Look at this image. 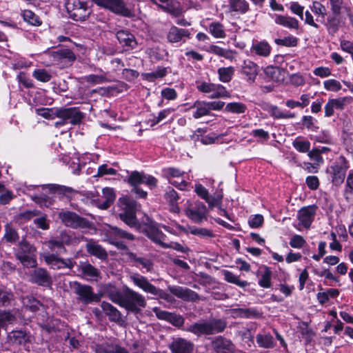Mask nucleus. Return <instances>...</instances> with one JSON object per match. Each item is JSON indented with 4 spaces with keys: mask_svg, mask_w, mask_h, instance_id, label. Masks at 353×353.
I'll use <instances>...</instances> for the list:
<instances>
[{
    "mask_svg": "<svg viewBox=\"0 0 353 353\" xmlns=\"http://www.w3.org/2000/svg\"><path fill=\"white\" fill-rule=\"evenodd\" d=\"M226 326L225 321L220 319H212L193 323L183 330L191 332L197 337H201L203 335H213L222 332Z\"/></svg>",
    "mask_w": 353,
    "mask_h": 353,
    "instance_id": "nucleus-1",
    "label": "nucleus"
},
{
    "mask_svg": "<svg viewBox=\"0 0 353 353\" xmlns=\"http://www.w3.org/2000/svg\"><path fill=\"white\" fill-rule=\"evenodd\" d=\"M147 303L145 297L139 292L125 287L124 288L123 307L128 311L138 314L142 308L146 307Z\"/></svg>",
    "mask_w": 353,
    "mask_h": 353,
    "instance_id": "nucleus-2",
    "label": "nucleus"
},
{
    "mask_svg": "<svg viewBox=\"0 0 353 353\" xmlns=\"http://www.w3.org/2000/svg\"><path fill=\"white\" fill-rule=\"evenodd\" d=\"M70 286L72 292L77 296V300L85 305L97 303L100 301V296L93 292V288L90 285L73 281L70 282Z\"/></svg>",
    "mask_w": 353,
    "mask_h": 353,
    "instance_id": "nucleus-3",
    "label": "nucleus"
},
{
    "mask_svg": "<svg viewBox=\"0 0 353 353\" xmlns=\"http://www.w3.org/2000/svg\"><path fill=\"white\" fill-rule=\"evenodd\" d=\"M350 165L343 156H340L327 169V172L331 176V181L334 185H341L345 180L347 170Z\"/></svg>",
    "mask_w": 353,
    "mask_h": 353,
    "instance_id": "nucleus-4",
    "label": "nucleus"
},
{
    "mask_svg": "<svg viewBox=\"0 0 353 353\" xmlns=\"http://www.w3.org/2000/svg\"><path fill=\"white\" fill-rule=\"evenodd\" d=\"M130 279L136 286L141 289L143 292L154 296H157L165 301H170L171 296L169 294L155 287L154 285L150 283L146 277L139 274H133L130 276Z\"/></svg>",
    "mask_w": 353,
    "mask_h": 353,
    "instance_id": "nucleus-5",
    "label": "nucleus"
},
{
    "mask_svg": "<svg viewBox=\"0 0 353 353\" xmlns=\"http://www.w3.org/2000/svg\"><path fill=\"white\" fill-rule=\"evenodd\" d=\"M66 10L69 17L77 21L86 20L90 14L87 3L81 0H68Z\"/></svg>",
    "mask_w": 353,
    "mask_h": 353,
    "instance_id": "nucleus-6",
    "label": "nucleus"
},
{
    "mask_svg": "<svg viewBox=\"0 0 353 353\" xmlns=\"http://www.w3.org/2000/svg\"><path fill=\"white\" fill-rule=\"evenodd\" d=\"M123 205V212L119 214L120 219L130 228L137 227L139 225L136 216L137 202L131 199H125Z\"/></svg>",
    "mask_w": 353,
    "mask_h": 353,
    "instance_id": "nucleus-7",
    "label": "nucleus"
},
{
    "mask_svg": "<svg viewBox=\"0 0 353 353\" xmlns=\"http://www.w3.org/2000/svg\"><path fill=\"white\" fill-rule=\"evenodd\" d=\"M57 118L65 120L67 124L75 125L80 124L83 118L84 114L81 112L79 108H58L57 113Z\"/></svg>",
    "mask_w": 353,
    "mask_h": 353,
    "instance_id": "nucleus-8",
    "label": "nucleus"
},
{
    "mask_svg": "<svg viewBox=\"0 0 353 353\" xmlns=\"http://www.w3.org/2000/svg\"><path fill=\"white\" fill-rule=\"evenodd\" d=\"M196 88L199 91L205 94H210V99L228 97L229 93L225 88L221 84L208 83L205 81L196 82Z\"/></svg>",
    "mask_w": 353,
    "mask_h": 353,
    "instance_id": "nucleus-9",
    "label": "nucleus"
},
{
    "mask_svg": "<svg viewBox=\"0 0 353 353\" xmlns=\"http://www.w3.org/2000/svg\"><path fill=\"white\" fill-rule=\"evenodd\" d=\"M97 5L108 9L112 12L123 17H130L132 12L128 9L123 0H92Z\"/></svg>",
    "mask_w": 353,
    "mask_h": 353,
    "instance_id": "nucleus-10",
    "label": "nucleus"
},
{
    "mask_svg": "<svg viewBox=\"0 0 353 353\" xmlns=\"http://www.w3.org/2000/svg\"><path fill=\"white\" fill-rule=\"evenodd\" d=\"M207 212L206 206L199 201L190 203L185 209L186 216L196 223L207 219Z\"/></svg>",
    "mask_w": 353,
    "mask_h": 353,
    "instance_id": "nucleus-11",
    "label": "nucleus"
},
{
    "mask_svg": "<svg viewBox=\"0 0 353 353\" xmlns=\"http://www.w3.org/2000/svg\"><path fill=\"white\" fill-rule=\"evenodd\" d=\"M31 335L25 330H15L8 332L6 343L10 346H20L30 343Z\"/></svg>",
    "mask_w": 353,
    "mask_h": 353,
    "instance_id": "nucleus-12",
    "label": "nucleus"
},
{
    "mask_svg": "<svg viewBox=\"0 0 353 353\" xmlns=\"http://www.w3.org/2000/svg\"><path fill=\"white\" fill-rule=\"evenodd\" d=\"M345 22V18L342 15V12H332L326 18V21L324 22V26L326 28L328 34L334 36L339 28L344 26Z\"/></svg>",
    "mask_w": 353,
    "mask_h": 353,
    "instance_id": "nucleus-13",
    "label": "nucleus"
},
{
    "mask_svg": "<svg viewBox=\"0 0 353 353\" xmlns=\"http://www.w3.org/2000/svg\"><path fill=\"white\" fill-rule=\"evenodd\" d=\"M128 182L132 187H137L141 184H146L152 188L157 185V180L154 176L146 174L144 172L134 171L129 176Z\"/></svg>",
    "mask_w": 353,
    "mask_h": 353,
    "instance_id": "nucleus-14",
    "label": "nucleus"
},
{
    "mask_svg": "<svg viewBox=\"0 0 353 353\" xmlns=\"http://www.w3.org/2000/svg\"><path fill=\"white\" fill-rule=\"evenodd\" d=\"M143 233L152 242L163 248L167 236L159 230L156 223H151L147 225L144 228Z\"/></svg>",
    "mask_w": 353,
    "mask_h": 353,
    "instance_id": "nucleus-15",
    "label": "nucleus"
},
{
    "mask_svg": "<svg viewBox=\"0 0 353 353\" xmlns=\"http://www.w3.org/2000/svg\"><path fill=\"white\" fill-rule=\"evenodd\" d=\"M59 217L68 227L77 228L85 226V219L81 217L75 212L70 211L61 212L59 214Z\"/></svg>",
    "mask_w": 353,
    "mask_h": 353,
    "instance_id": "nucleus-16",
    "label": "nucleus"
},
{
    "mask_svg": "<svg viewBox=\"0 0 353 353\" xmlns=\"http://www.w3.org/2000/svg\"><path fill=\"white\" fill-rule=\"evenodd\" d=\"M46 263L54 270H59L61 268H68L71 270L76 262L72 259H62L57 256L54 254H49L44 256Z\"/></svg>",
    "mask_w": 353,
    "mask_h": 353,
    "instance_id": "nucleus-17",
    "label": "nucleus"
},
{
    "mask_svg": "<svg viewBox=\"0 0 353 353\" xmlns=\"http://www.w3.org/2000/svg\"><path fill=\"white\" fill-rule=\"evenodd\" d=\"M168 290L173 295L185 301H197L200 299L199 295L194 291L177 285H170Z\"/></svg>",
    "mask_w": 353,
    "mask_h": 353,
    "instance_id": "nucleus-18",
    "label": "nucleus"
},
{
    "mask_svg": "<svg viewBox=\"0 0 353 353\" xmlns=\"http://www.w3.org/2000/svg\"><path fill=\"white\" fill-rule=\"evenodd\" d=\"M30 281L42 286H48L52 283L50 274L46 269L42 268H35L30 272Z\"/></svg>",
    "mask_w": 353,
    "mask_h": 353,
    "instance_id": "nucleus-19",
    "label": "nucleus"
},
{
    "mask_svg": "<svg viewBox=\"0 0 353 353\" xmlns=\"http://www.w3.org/2000/svg\"><path fill=\"white\" fill-rule=\"evenodd\" d=\"M105 236L108 240L125 239L130 241L135 240V236L124 230L117 226H109L105 232Z\"/></svg>",
    "mask_w": 353,
    "mask_h": 353,
    "instance_id": "nucleus-20",
    "label": "nucleus"
},
{
    "mask_svg": "<svg viewBox=\"0 0 353 353\" xmlns=\"http://www.w3.org/2000/svg\"><path fill=\"white\" fill-rule=\"evenodd\" d=\"M117 39L119 43L127 48V50H134L137 47V41L135 37L128 30H121L117 32Z\"/></svg>",
    "mask_w": 353,
    "mask_h": 353,
    "instance_id": "nucleus-21",
    "label": "nucleus"
},
{
    "mask_svg": "<svg viewBox=\"0 0 353 353\" xmlns=\"http://www.w3.org/2000/svg\"><path fill=\"white\" fill-rule=\"evenodd\" d=\"M241 73L247 77L248 83H254L259 73V66L250 59L244 60L241 67Z\"/></svg>",
    "mask_w": 353,
    "mask_h": 353,
    "instance_id": "nucleus-22",
    "label": "nucleus"
},
{
    "mask_svg": "<svg viewBox=\"0 0 353 353\" xmlns=\"http://www.w3.org/2000/svg\"><path fill=\"white\" fill-rule=\"evenodd\" d=\"M212 347L216 353H233L234 350L232 341L221 336L212 341Z\"/></svg>",
    "mask_w": 353,
    "mask_h": 353,
    "instance_id": "nucleus-23",
    "label": "nucleus"
},
{
    "mask_svg": "<svg viewBox=\"0 0 353 353\" xmlns=\"http://www.w3.org/2000/svg\"><path fill=\"white\" fill-rule=\"evenodd\" d=\"M190 36V32L188 30L172 26L168 30L167 39L170 43L185 42V39H189Z\"/></svg>",
    "mask_w": 353,
    "mask_h": 353,
    "instance_id": "nucleus-24",
    "label": "nucleus"
},
{
    "mask_svg": "<svg viewBox=\"0 0 353 353\" xmlns=\"http://www.w3.org/2000/svg\"><path fill=\"white\" fill-rule=\"evenodd\" d=\"M172 353H192L194 344L182 338H178L170 344Z\"/></svg>",
    "mask_w": 353,
    "mask_h": 353,
    "instance_id": "nucleus-25",
    "label": "nucleus"
},
{
    "mask_svg": "<svg viewBox=\"0 0 353 353\" xmlns=\"http://www.w3.org/2000/svg\"><path fill=\"white\" fill-rule=\"evenodd\" d=\"M116 195L113 188H104L102 190V195L97 199L99 208L105 210L114 201Z\"/></svg>",
    "mask_w": 353,
    "mask_h": 353,
    "instance_id": "nucleus-26",
    "label": "nucleus"
},
{
    "mask_svg": "<svg viewBox=\"0 0 353 353\" xmlns=\"http://www.w3.org/2000/svg\"><path fill=\"white\" fill-rule=\"evenodd\" d=\"M85 249L88 253L101 260H104L108 258V253L106 250L92 239L88 240L85 245Z\"/></svg>",
    "mask_w": 353,
    "mask_h": 353,
    "instance_id": "nucleus-27",
    "label": "nucleus"
},
{
    "mask_svg": "<svg viewBox=\"0 0 353 353\" xmlns=\"http://www.w3.org/2000/svg\"><path fill=\"white\" fill-rule=\"evenodd\" d=\"M314 214L315 208L313 206L305 207L299 211L298 219L304 227L308 228L312 223Z\"/></svg>",
    "mask_w": 353,
    "mask_h": 353,
    "instance_id": "nucleus-28",
    "label": "nucleus"
},
{
    "mask_svg": "<svg viewBox=\"0 0 353 353\" xmlns=\"http://www.w3.org/2000/svg\"><path fill=\"white\" fill-rule=\"evenodd\" d=\"M256 341L258 346L261 348L271 349L276 345L273 336L265 332L256 334Z\"/></svg>",
    "mask_w": 353,
    "mask_h": 353,
    "instance_id": "nucleus-29",
    "label": "nucleus"
},
{
    "mask_svg": "<svg viewBox=\"0 0 353 353\" xmlns=\"http://www.w3.org/2000/svg\"><path fill=\"white\" fill-rule=\"evenodd\" d=\"M152 2L158 5L163 10L174 16H178L180 13L179 9L176 8V0H152Z\"/></svg>",
    "mask_w": 353,
    "mask_h": 353,
    "instance_id": "nucleus-30",
    "label": "nucleus"
},
{
    "mask_svg": "<svg viewBox=\"0 0 353 353\" xmlns=\"http://www.w3.org/2000/svg\"><path fill=\"white\" fill-rule=\"evenodd\" d=\"M79 271L86 278L97 279L100 276V271L88 262H81Z\"/></svg>",
    "mask_w": 353,
    "mask_h": 353,
    "instance_id": "nucleus-31",
    "label": "nucleus"
},
{
    "mask_svg": "<svg viewBox=\"0 0 353 353\" xmlns=\"http://www.w3.org/2000/svg\"><path fill=\"white\" fill-rule=\"evenodd\" d=\"M101 307L105 314L108 316L110 321L119 322L121 319V312L110 303L103 301Z\"/></svg>",
    "mask_w": 353,
    "mask_h": 353,
    "instance_id": "nucleus-32",
    "label": "nucleus"
},
{
    "mask_svg": "<svg viewBox=\"0 0 353 353\" xmlns=\"http://www.w3.org/2000/svg\"><path fill=\"white\" fill-rule=\"evenodd\" d=\"M17 321L12 310H0V326L6 330L8 325H13Z\"/></svg>",
    "mask_w": 353,
    "mask_h": 353,
    "instance_id": "nucleus-33",
    "label": "nucleus"
},
{
    "mask_svg": "<svg viewBox=\"0 0 353 353\" xmlns=\"http://www.w3.org/2000/svg\"><path fill=\"white\" fill-rule=\"evenodd\" d=\"M94 351L95 353H129L125 347L108 344H97L94 347Z\"/></svg>",
    "mask_w": 353,
    "mask_h": 353,
    "instance_id": "nucleus-34",
    "label": "nucleus"
},
{
    "mask_svg": "<svg viewBox=\"0 0 353 353\" xmlns=\"http://www.w3.org/2000/svg\"><path fill=\"white\" fill-rule=\"evenodd\" d=\"M53 58L56 61L66 60L68 63H73L76 59V56L74 52L67 48L59 49L57 51L52 52Z\"/></svg>",
    "mask_w": 353,
    "mask_h": 353,
    "instance_id": "nucleus-35",
    "label": "nucleus"
},
{
    "mask_svg": "<svg viewBox=\"0 0 353 353\" xmlns=\"http://www.w3.org/2000/svg\"><path fill=\"white\" fill-rule=\"evenodd\" d=\"M274 21L276 24L290 29L299 28V21L291 17L276 14Z\"/></svg>",
    "mask_w": 353,
    "mask_h": 353,
    "instance_id": "nucleus-36",
    "label": "nucleus"
},
{
    "mask_svg": "<svg viewBox=\"0 0 353 353\" xmlns=\"http://www.w3.org/2000/svg\"><path fill=\"white\" fill-rule=\"evenodd\" d=\"M251 51L259 56L267 57L270 54L271 47L267 41H256L252 44Z\"/></svg>",
    "mask_w": 353,
    "mask_h": 353,
    "instance_id": "nucleus-37",
    "label": "nucleus"
},
{
    "mask_svg": "<svg viewBox=\"0 0 353 353\" xmlns=\"http://www.w3.org/2000/svg\"><path fill=\"white\" fill-rule=\"evenodd\" d=\"M230 11L245 14L249 10V4L245 0H229Z\"/></svg>",
    "mask_w": 353,
    "mask_h": 353,
    "instance_id": "nucleus-38",
    "label": "nucleus"
},
{
    "mask_svg": "<svg viewBox=\"0 0 353 353\" xmlns=\"http://www.w3.org/2000/svg\"><path fill=\"white\" fill-rule=\"evenodd\" d=\"M192 108L196 109L193 113V117L195 119H199L210 113L207 102L203 101H196Z\"/></svg>",
    "mask_w": 353,
    "mask_h": 353,
    "instance_id": "nucleus-39",
    "label": "nucleus"
},
{
    "mask_svg": "<svg viewBox=\"0 0 353 353\" xmlns=\"http://www.w3.org/2000/svg\"><path fill=\"white\" fill-rule=\"evenodd\" d=\"M127 254L132 261L141 265L143 268L146 270L147 272L152 271L153 268V263L149 259L145 257H139L136 254L132 252H128Z\"/></svg>",
    "mask_w": 353,
    "mask_h": 353,
    "instance_id": "nucleus-40",
    "label": "nucleus"
},
{
    "mask_svg": "<svg viewBox=\"0 0 353 353\" xmlns=\"http://www.w3.org/2000/svg\"><path fill=\"white\" fill-rule=\"evenodd\" d=\"M3 239L8 243H14L19 240V236L17 230L11 224L7 223L5 225V233Z\"/></svg>",
    "mask_w": 353,
    "mask_h": 353,
    "instance_id": "nucleus-41",
    "label": "nucleus"
},
{
    "mask_svg": "<svg viewBox=\"0 0 353 353\" xmlns=\"http://www.w3.org/2000/svg\"><path fill=\"white\" fill-rule=\"evenodd\" d=\"M292 145L299 152L305 153L310 149V142L302 137H296L292 142Z\"/></svg>",
    "mask_w": 353,
    "mask_h": 353,
    "instance_id": "nucleus-42",
    "label": "nucleus"
},
{
    "mask_svg": "<svg viewBox=\"0 0 353 353\" xmlns=\"http://www.w3.org/2000/svg\"><path fill=\"white\" fill-rule=\"evenodd\" d=\"M219 79L221 82H230L234 74V68L232 66L220 68L217 70Z\"/></svg>",
    "mask_w": 353,
    "mask_h": 353,
    "instance_id": "nucleus-43",
    "label": "nucleus"
},
{
    "mask_svg": "<svg viewBox=\"0 0 353 353\" xmlns=\"http://www.w3.org/2000/svg\"><path fill=\"white\" fill-rule=\"evenodd\" d=\"M14 296L10 290L0 288V307H6L11 305Z\"/></svg>",
    "mask_w": 353,
    "mask_h": 353,
    "instance_id": "nucleus-44",
    "label": "nucleus"
},
{
    "mask_svg": "<svg viewBox=\"0 0 353 353\" xmlns=\"http://www.w3.org/2000/svg\"><path fill=\"white\" fill-rule=\"evenodd\" d=\"M261 270V278L259 280V285L264 288H269L271 287V277H272V271L270 269L264 266Z\"/></svg>",
    "mask_w": 353,
    "mask_h": 353,
    "instance_id": "nucleus-45",
    "label": "nucleus"
},
{
    "mask_svg": "<svg viewBox=\"0 0 353 353\" xmlns=\"http://www.w3.org/2000/svg\"><path fill=\"white\" fill-rule=\"evenodd\" d=\"M264 72L266 77L272 81H280L283 79L281 77L282 71L279 68L269 65L264 69Z\"/></svg>",
    "mask_w": 353,
    "mask_h": 353,
    "instance_id": "nucleus-46",
    "label": "nucleus"
},
{
    "mask_svg": "<svg viewBox=\"0 0 353 353\" xmlns=\"http://www.w3.org/2000/svg\"><path fill=\"white\" fill-rule=\"evenodd\" d=\"M224 279L229 283L236 284V285L245 288L249 285V283L246 281H241L239 279V276L234 274L232 272L225 270L223 272Z\"/></svg>",
    "mask_w": 353,
    "mask_h": 353,
    "instance_id": "nucleus-47",
    "label": "nucleus"
},
{
    "mask_svg": "<svg viewBox=\"0 0 353 353\" xmlns=\"http://www.w3.org/2000/svg\"><path fill=\"white\" fill-rule=\"evenodd\" d=\"M209 32L215 38H225V33L223 26L219 22H213L209 26Z\"/></svg>",
    "mask_w": 353,
    "mask_h": 353,
    "instance_id": "nucleus-48",
    "label": "nucleus"
},
{
    "mask_svg": "<svg viewBox=\"0 0 353 353\" xmlns=\"http://www.w3.org/2000/svg\"><path fill=\"white\" fill-rule=\"evenodd\" d=\"M274 42L278 46L295 47L298 44V39L294 36L285 37L283 39H275Z\"/></svg>",
    "mask_w": 353,
    "mask_h": 353,
    "instance_id": "nucleus-49",
    "label": "nucleus"
},
{
    "mask_svg": "<svg viewBox=\"0 0 353 353\" xmlns=\"http://www.w3.org/2000/svg\"><path fill=\"white\" fill-rule=\"evenodd\" d=\"M22 16L26 21L32 26H39L41 24V21H40L39 17L31 10H24L22 13Z\"/></svg>",
    "mask_w": 353,
    "mask_h": 353,
    "instance_id": "nucleus-50",
    "label": "nucleus"
},
{
    "mask_svg": "<svg viewBox=\"0 0 353 353\" xmlns=\"http://www.w3.org/2000/svg\"><path fill=\"white\" fill-rule=\"evenodd\" d=\"M48 247L52 250V251H56L59 253H63L66 252V250L61 242V240L59 239V237L52 239L50 240L48 243Z\"/></svg>",
    "mask_w": 353,
    "mask_h": 353,
    "instance_id": "nucleus-51",
    "label": "nucleus"
},
{
    "mask_svg": "<svg viewBox=\"0 0 353 353\" xmlns=\"http://www.w3.org/2000/svg\"><path fill=\"white\" fill-rule=\"evenodd\" d=\"M33 77L41 82H48L52 79V75L44 69H36L32 73Z\"/></svg>",
    "mask_w": 353,
    "mask_h": 353,
    "instance_id": "nucleus-52",
    "label": "nucleus"
},
{
    "mask_svg": "<svg viewBox=\"0 0 353 353\" xmlns=\"http://www.w3.org/2000/svg\"><path fill=\"white\" fill-rule=\"evenodd\" d=\"M331 100L336 109L343 110L347 105L350 104L353 101V98L352 97H343L332 99Z\"/></svg>",
    "mask_w": 353,
    "mask_h": 353,
    "instance_id": "nucleus-53",
    "label": "nucleus"
},
{
    "mask_svg": "<svg viewBox=\"0 0 353 353\" xmlns=\"http://www.w3.org/2000/svg\"><path fill=\"white\" fill-rule=\"evenodd\" d=\"M58 109L52 108H38L36 110V112L38 115L46 119H54L57 117Z\"/></svg>",
    "mask_w": 353,
    "mask_h": 353,
    "instance_id": "nucleus-54",
    "label": "nucleus"
},
{
    "mask_svg": "<svg viewBox=\"0 0 353 353\" xmlns=\"http://www.w3.org/2000/svg\"><path fill=\"white\" fill-rule=\"evenodd\" d=\"M246 110V106L242 103H229L226 105L225 110L232 113L241 114L244 113Z\"/></svg>",
    "mask_w": 353,
    "mask_h": 353,
    "instance_id": "nucleus-55",
    "label": "nucleus"
},
{
    "mask_svg": "<svg viewBox=\"0 0 353 353\" xmlns=\"http://www.w3.org/2000/svg\"><path fill=\"white\" fill-rule=\"evenodd\" d=\"M41 214V212L37 210H26L22 212H20L17 215L18 220L22 221V222H27L30 220H31L32 218L35 216H38Z\"/></svg>",
    "mask_w": 353,
    "mask_h": 353,
    "instance_id": "nucleus-56",
    "label": "nucleus"
},
{
    "mask_svg": "<svg viewBox=\"0 0 353 353\" xmlns=\"http://www.w3.org/2000/svg\"><path fill=\"white\" fill-rule=\"evenodd\" d=\"M83 79L85 82L93 85L101 84L108 82V79L102 74H90L85 76Z\"/></svg>",
    "mask_w": 353,
    "mask_h": 353,
    "instance_id": "nucleus-57",
    "label": "nucleus"
},
{
    "mask_svg": "<svg viewBox=\"0 0 353 353\" xmlns=\"http://www.w3.org/2000/svg\"><path fill=\"white\" fill-rule=\"evenodd\" d=\"M17 257L26 267H34L37 265V261L32 256V254H17Z\"/></svg>",
    "mask_w": 353,
    "mask_h": 353,
    "instance_id": "nucleus-58",
    "label": "nucleus"
},
{
    "mask_svg": "<svg viewBox=\"0 0 353 353\" xmlns=\"http://www.w3.org/2000/svg\"><path fill=\"white\" fill-rule=\"evenodd\" d=\"M172 112V110L171 109H165L159 112L157 116L154 115L153 118L150 119V125L154 126L158 124L166 117H168Z\"/></svg>",
    "mask_w": 353,
    "mask_h": 353,
    "instance_id": "nucleus-59",
    "label": "nucleus"
},
{
    "mask_svg": "<svg viewBox=\"0 0 353 353\" xmlns=\"http://www.w3.org/2000/svg\"><path fill=\"white\" fill-rule=\"evenodd\" d=\"M324 88L327 91L338 92L339 91L342 85L341 83L336 79H328L323 82Z\"/></svg>",
    "mask_w": 353,
    "mask_h": 353,
    "instance_id": "nucleus-60",
    "label": "nucleus"
},
{
    "mask_svg": "<svg viewBox=\"0 0 353 353\" xmlns=\"http://www.w3.org/2000/svg\"><path fill=\"white\" fill-rule=\"evenodd\" d=\"M23 303L26 307L32 312L37 311L41 305L39 301L30 296L24 298Z\"/></svg>",
    "mask_w": 353,
    "mask_h": 353,
    "instance_id": "nucleus-61",
    "label": "nucleus"
},
{
    "mask_svg": "<svg viewBox=\"0 0 353 353\" xmlns=\"http://www.w3.org/2000/svg\"><path fill=\"white\" fill-rule=\"evenodd\" d=\"M263 221V215L259 214L251 215L248 219V225L252 228H258L262 226Z\"/></svg>",
    "mask_w": 353,
    "mask_h": 353,
    "instance_id": "nucleus-62",
    "label": "nucleus"
},
{
    "mask_svg": "<svg viewBox=\"0 0 353 353\" xmlns=\"http://www.w3.org/2000/svg\"><path fill=\"white\" fill-rule=\"evenodd\" d=\"M311 10L315 14L321 16L322 19H324L327 14V10L325 6L316 1L313 2Z\"/></svg>",
    "mask_w": 353,
    "mask_h": 353,
    "instance_id": "nucleus-63",
    "label": "nucleus"
},
{
    "mask_svg": "<svg viewBox=\"0 0 353 353\" xmlns=\"http://www.w3.org/2000/svg\"><path fill=\"white\" fill-rule=\"evenodd\" d=\"M353 192V170H351L346 179L345 188L344 190V196L348 200V195Z\"/></svg>",
    "mask_w": 353,
    "mask_h": 353,
    "instance_id": "nucleus-64",
    "label": "nucleus"
}]
</instances>
